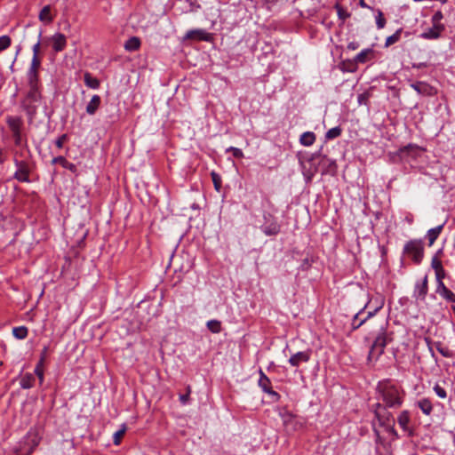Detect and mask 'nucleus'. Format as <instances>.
<instances>
[{"label": "nucleus", "instance_id": "nucleus-1", "mask_svg": "<svg viewBox=\"0 0 455 455\" xmlns=\"http://www.w3.org/2000/svg\"><path fill=\"white\" fill-rule=\"evenodd\" d=\"M377 392L379 394V399L383 403H376V407L379 409L394 408L397 409L402 406L404 398L403 391L390 380H383L379 382L377 386Z\"/></svg>", "mask_w": 455, "mask_h": 455}, {"label": "nucleus", "instance_id": "nucleus-2", "mask_svg": "<svg viewBox=\"0 0 455 455\" xmlns=\"http://www.w3.org/2000/svg\"><path fill=\"white\" fill-rule=\"evenodd\" d=\"M373 339L372 343L370 346L369 354L367 356L368 362L375 363L383 355L385 347L387 345V333L386 327L381 324L376 332H370L365 337V341Z\"/></svg>", "mask_w": 455, "mask_h": 455}, {"label": "nucleus", "instance_id": "nucleus-3", "mask_svg": "<svg viewBox=\"0 0 455 455\" xmlns=\"http://www.w3.org/2000/svg\"><path fill=\"white\" fill-rule=\"evenodd\" d=\"M5 122L10 130L13 144L16 148L25 149L28 148V138L24 131L23 119L18 116H7Z\"/></svg>", "mask_w": 455, "mask_h": 455}, {"label": "nucleus", "instance_id": "nucleus-4", "mask_svg": "<svg viewBox=\"0 0 455 455\" xmlns=\"http://www.w3.org/2000/svg\"><path fill=\"white\" fill-rule=\"evenodd\" d=\"M403 253L411 258L416 263L419 264L424 256V246L423 242L420 239L410 240L405 243L403 248Z\"/></svg>", "mask_w": 455, "mask_h": 455}, {"label": "nucleus", "instance_id": "nucleus-5", "mask_svg": "<svg viewBox=\"0 0 455 455\" xmlns=\"http://www.w3.org/2000/svg\"><path fill=\"white\" fill-rule=\"evenodd\" d=\"M371 303V300L358 312L356 313L351 323V326L353 330H357L359 327H361L369 318L372 317L376 315V313L383 307V302H380L376 307L371 310L368 311L367 315L364 318H360V315L363 313L364 309L367 307V306Z\"/></svg>", "mask_w": 455, "mask_h": 455}, {"label": "nucleus", "instance_id": "nucleus-6", "mask_svg": "<svg viewBox=\"0 0 455 455\" xmlns=\"http://www.w3.org/2000/svg\"><path fill=\"white\" fill-rule=\"evenodd\" d=\"M213 38L212 33L207 32L203 28H195L187 31L183 39L184 40H193V41H204V42H211Z\"/></svg>", "mask_w": 455, "mask_h": 455}, {"label": "nucleus", "instance_id": "nucleus-7", "mask_svg": "<svg viewBox=\"0 0 455 455\" xmlns=\"http://www.w3.org/2000/svg\"><path fill=\"white\" fill-rule=\"evenodd\" d=\"M266 223L261 226V230L266 235H275L280 230L281 227L277 221L270 215H264Z\"/></svg>", "mask_w": 455, "mask_h": 455}, {"label": "nucleus", "instance_id": "nucleus-8", "mask_svg": "<svg viewBox=\"0 0 455 455\" xmlns=\"http://www.w3.org/2000/svg\"><path fill=\"white\" fill-rule=\"evenodd\" d=\"M312 351L307 349L305 351H299L291 355L289 358V363L292 367H299L303 363H307L311 358Z\"/></svg>", "mask_w": 455, "mask_h": 455}, {"label": "nucleus", "instance_id": "nucleus-9", "mask_svg": "<svg viewBox=\"0 0 455 455\" xmlns=\"http://www.w3.org/2000/svg\"><path fill=\"white\" fill-rule=\"evenodd\" d=\"M258 383L265 393L275 398V400L279 399V394L272 389L271 381L269 378L262 371V370H259V379Z\"/></svg>", "mask_w": 455, "mask_h": 455}, {"label": "nucleus", "instance_id": "nucleus-10", "mask_svg": "<svg viewBox=\"0 0 455 455\" xmlns=\"http://www.w3.org/2000/svg\"><path fill=\"white\" fill-rule=\"evenodd\" d=\"M14 164L17 167V171L14 173V179L21 182H28V164L24 161H19L14 159Z\"/></svg>", "mask_w": 455, "mask_h": 455}, {"label": "nucleus", "instance_id": "nucleus-11", "mask_svg": "<svg viewBox=\"0 0 455 455\" xmlns=\"http://www.w3.org/2000/svg\"><path fill=\"white\" fill-rule=\"evenodd\" d=\"M48 40L52 43L55 52H62L67 46V37L64 34L55 33Z\"/></svg>", "mask_w": 455, "mask_h": 455}, {"label": "nucleus", "instance_id": "nucleus-12", "mask_svg": "<svg viewBox=\"0 0 455 455\" xmlns=\"http://www.w3.org/2000/svg\"><path fill=\"white\" fill-rule=\"evenodd\" d=\"M444 30L443 24H433L431 28H427L422 34L421 37L428 40L437 39L440 37L442 32Z\"/></svg>", "mask_w": 455, "mask_h": 455}, {"label": "nucleus", "instance_id": "nucleus-13", "mask_svg": "<svg viewBox=\"0 0 455 455\" xmlns=\"http://www.w3.org/2000/svg\"><path fill=\"white\" fill-rule=\"evenodd\" d=\"M436 293L445 300L455 303V293L448 289L443 282H439L436 285Z\"/></svg>", "mask_w": 455, "mask_h": 455}, {"label": "nucleus", "instance_id": "nucleus-14", "mask_svg": "<svg viewBox=\"0 0 455 455\" xmlns=\"http://www.w3.org/2000/svg\"><path fill=\"white\" fill-rule=\"evenodd\" d=\"M21 107L25 110L29 121L32 122L37 112V102L22 100Z\"/></svg>", "mask_w": 455, "mask_h": 455}, {"label": "nucleus", "instance_id": "nucleus-15", "mask_svg": "<svg viewBox=\"0 0 455 455\" xmlns=\"http://www.w3.org/2000/svg\"><path fill=\"white\" fill-rule=\"evenodd\" d=\"M411 87L413 88L419 94L430 96L433 95V87L425 82H416L411 84Z\"/></svg>", "mask_w": 455, "mask_h": 455}, {"label": "nucleus", "instance_id": "nucleus-16", "mask_svg": "<svg viewBox=\"0 0 455 455\" xmlns=\"http://www.w3.org/2000/svg\"><path fill=\"white\" fill-rule=\"evenodd\" d=\"M428 286H427V277L425 276L420 283H417L414 290V297L417 299L424 300L426 295L427 294Z\"/></svg>", "mask_w": 455, "mask_h": 455}, {"label": "nucleus", "instance_id": "nucleus-17", "mask_svg": "<svg viewBox=\"0 0 455 455\" xmlns=\"http://www.w3.org/2000/svg\"><path fill=\"white\" fill-rule=\"evenodd\" d=\"M374 58V51L372 48H366L362 50L354 58L355 61L358 64H363Z\"/></svg>", "mask_w": 455, "mask_h": 455}, {"label": "nucleus", "instance_id": "nucleus-18", "mask_svg": "<svg viewBox=\"0 0 455 455\" xmlns=\"http://www.w3.org/2000/svg\"><path fill=\"white\" fill-rule=\"evenodd\" d=\"M444 227V223L435 227V228H430L427 233V235L426 237L427 238L428 240V245L429 246H432L434 244V243L435 242V240L438 238V236L440 235L443 228Z\"/></svg>", "mask_w": 455, "mask_h": 455}, {"label": "nucleus", "instance_id": "nucleus-19", "mask_svg": "<svg viewBox=\"0 0 455 455\" xmlns=\"http://www.w3.org/2000/svg\"><path fill=\"white\" fill-rule=\"evenodd\" d=\"M101 99L99 95H93L86 106V113L88 115H94L100 106Z\"/></svg>", "mask_w": 455, "mask_h": 455}, {"label": "nucleus", "instance_id": "nucleus-20", "mask_svg": "<svg viewBox=\"0 0 455 455\" xmlns=\"http://www.w3.org/2000/svg\"><path fill=\"white\" fill-rule=\"evenodd\" d=\"M38 19L40 21L44 22L46 24L51 23L53 20V16L51 13V6L45 5L40 11Z\"/></svg>", "mask_w": 455, "mask_h": 455}, {"label": "nucleus", "instance_id": "nucleus-21", "mask_svg": "<svg viewBox=\"0 0 455 455\" xmlns=\"http://www.w3.org/2000/svg\"><path fill=\"white\" fill-rule=\"evenodd\" d=\"M418 407L421 410V411L428 416L431 414L433 411V405L431 401L428 398H423L417 402Z\"/></svg>", "mask_w": 455, "mask_h": 455}, {"label": "nucleus", "instance_id": "nucleus-22", "mask_svg": "<svg viewBox=\"0 0 455 455\" xmlns=\"http://www.w3.org/2000/svg\"><path fill=\"white\" fill-rule=\"evenodd\" d=\"M124 47L128 52L137 51L140 47V39L137 36H132L124 43Z\"/></svg>", "mask_w": 455, "mask_h": 455}, {"label": "nucleus", "instance_id": "nucleus-23", "mask_svg": "<svg viewBox=\"0 0 455 455\" xmlns=\"http://www.w3.org/2000/svg\"><path fill=\"white\" fill-rule=\"evenodd\" d=\"M397 422L403 431H409L410 413L408 411H403L398 418Z\"/></svg>", "mask_w": 455, "mask_h": 455}, {"label": "nucleus", "instance_id": "nucleus-24", "mask_svg": "<svg viewBox=\"0 0 455 455\" xmlns=\"http://www.w3.org/2000/svg\"><path fill=\"white\" fill-rule=\"evenodd\" d=\"M315 141V135L312 132H305L300 135L299 142L305 147L312 146Z\"/></svg>", "mask_w": 455, "mask_h": 455}, {"label": "nucleus", "instance_id": "nucleus-25", "mask_svg": "<svg viewBox=\"0 0 455 455\" xmlns=\"http://www.w3.org/2000/svg\"><path fill=\"white\" fill-rule=\"evenodd\" d=\"M84 81L85 85L91 89H98L100 85V80L93 77L89 72L84 73Z\"/></svg>", "mask_w": 455, "mask_h": 455}, {"label": "nucleus", "instance_id": "nucleus-26", "mask_svg": "<svg viewBox=\"0 0 455 455\" xmlns=\"http://www.w3.org/2000/svg\"><path fill=\"white\" fill-rule=\"evenodd\" d=\"M27 80L29 88H39L38 72L27 71Z\"/></svg>", "mask_w": 455, "mask_h": 455}, {"label": "nucleus", "instance_id": "nucleus-27", "mask_svg": "<svg viewBox=\"0 0 455 455\" xmlns=\"http://www.w3.org/2000/svg\"><path fill=\"white\" fill-rule=\"evenodd\" d=\"M35 377L32 373H26L20 379V385L22 388L28 389L33 387Z\"/></svg>", "mask_w": 455, "mask_h": 455}, {"label": "nucleus", "instance_id": "nucleus-28", "mask_svg": "<svg viewBox=\"0 0 455 455\" xmlns=\"http://www.w3.org/2000/svg\"><path fill=\"white\" fill-rule=\"evenodd\" d=\"M23 100L38 103L41 100L39 88H29L26 97Z\"/></svg>", "mask_w": 455, "mask_h": 455}, {"label": "nucleus", "instance_id": "nucleus-29", "mask_svg": "<svg viewBox=\"0 0 455 455\" xmlns=\"http://www.w3.org/2000/svg\"><path fill=\"white\" fill-rule=\"evenodd\" d=\"M375 414L382 424L388 423L392 419L391 414L386 409L383 410L376 407Z\"/></svg>", "mask_w": 455, "mask_h": 455}, {"label": "nucleus", "instance_id": "nucleus-30", "mask_svg": "<svg viewBox=\"0 0 455 455\" xmlns=\"http://www.w3.org/2000/svg\"><path fill=\"white\" fill-rule=\"evenodd\" d=\"M206 326L208 330L214 334L220 333L221 331V322L219 320H209L206 323Z\"/></svg>", "mask_w": 455, "mask_h": 455}, {"label": "nucleus", "instance_id": "nucleus-31", "mask_svg": "<svg viewBox=\"0 0 455 455\" xmlns=\"http://www.w3.org/2000/svg\"><path fill=\"white\" fill-rule=\"evenodd\" d=\"M28 331L25 326L14 327L12 329V334L16 339H24L28 336Z\"/></svg>", "mask_w": 455, "mask_h": 455}, {"label": "nucleus", "instance_id": "nucleus-32", "mask_svg": "<svg viewBox=\"0 0 455 455\" xmlns=\"http://www.w3.org/2000/svg\"><path fill=\"white\" fill-rule=\"evenodd\" d=\"M402 28L397 29L393 35L387 37L385 46L388 47L397 43L401 38Z\"/></svg>", "mask_w": 455, "mask_h": 455}, {"label": "nucleus", "instance_id": "nucleus-33", "mask_svg": "<svg viewBox=\"0 0 455 455\" xmlns=\"http://www.w3.org/2000/svg\"><path fill=\"white\" fill-rule=\"evenodd\" d=\"M435 348L437 349V351L443 356V357H446V358H451L453 357V352L451 351L449 348L447 347H444L442 346V343L441 342H436L435 344Z\"/></svg>", "mask_w": 455, "mask_h": 455}, {"label": "nucleus", "instance_id": "nucleus-34", "mask_svg": "<svg viewBox=\"0 0 455 455\" xmlns=\"http://www.w3.org/2000/svg\"><path fill=\"white\" fill-rule=\"evenodd\" d=\"M341 132H342V130L340 127H339V126L333 127V128L330 129L325 133V139L328 140H334V139L339 137Z\"/></svg>", "mask_w": 455, "mask_h": 455}, {"label": "nucleus", "instance_id": "nucleus-35", "mask_svg": "<svg viewBox=\"0 0 455 455\" xmlns=\"http://www.w3.org/2000/svg\"><path fill=\"white\" fill-rule=\"evenodd\" d=\"M342 68L344 71L355 72L357 69V63L353 59L352 60H345L342 62Z\"/></svg>", "mask_w": 455, "mask_h": 455}, {"label": "nucleus", "instance_id": "nucleus-36", "mask_svg": "<svg viewBox=\"0 0 455 455\" xmlns=\"http://www.w3.org/2000/svg\"><path fill=\"white\" fill-rule=\"evenodd\" d=\"M335 9L337 11V14L339 20L345 21L347 19L350 17V13L347 12L342 6L339 4H336Z\"/></svg>", "mask_w": 455, "mask_h": 455}, {"label": "nucleus", "instance_id": "nucleus-37", "mask_svg": "<svg viewBox=\"0 0 455 455\" xmlns=\"http://www.w3.org/2000/svg\"><path fill=\"white\" fill-rule=\"evenodd\" d=\"M41 66V60L39 57L33 56L31 60L30 66L28 68V71L38 72V69Z\"/></svg>", "mask_w": 455, "mask_h": 455}, {"label": "nucleus", "instance_id": "nucleus-38", "mask_svg": "<svg viewBox=\"0 0 455 455\" xmlns=\"http://www.w3.org/2000/svg\"><path fill=\"white\" fill-rule=\"evenodd\" d=\"M376 25L379 29L383 28L386 25V19L384 18L383 12L380 10L377 11Z\"/></svg>", "mask_w": 455, "mask_h": 455}, {"label": "nucleus", "instance_id": "nucleus-39", "mask_svg": "<svg viewBox=\"0 0 455 455\" xmlns=\"http://www.w3.org/2000/svg\"><path fill=\"white\" fill-rule=\"evenodd\" d=\"M126 431V427L124 425L123 427L117 430L113 435V442L116 445H118L121 442V438L124 436Z\"/></svg>", "mask_w": 455, "mask_h": 455}, {"label": "nucleus", "instance_id": "nucleus-40", "mask_svg": "<svg viewBox=\"0 0 455 455\" xmlns=\"http://www.w3.org/2000/svg\"><path fill=\"white\" fill-rule=\"evenodd\" d=\"M211 176H212V182H213L215 189L217 191H220V188H221V178H220V176L218 173H216L215 172H212L211 173Z\"/></svg>", "mask_w": 455, "mask_h": 455}, {"label": "nucleus", "instance_id": "nucleus-41", "mask_svg": "<svg viewBox=\"0 0 455 455\" xmlns=\"http://www.w3.org/2000/svg\"><path fill=\"white\" fill-rule=\"evenodd\" d=\"M11 38L9 36H0V52L7 49L11 45Z\"/></svg>", "mask_w": 455, "mask_h": 455}, {"label": "nucleus", "instance_id": "nucleus-42", "mask_svg": "<svg viewBox=\"0 0 455 455\" xmlns=\"http://www.w3.org/2000/svg\"><path fill=\"white\" fill-rule=\"evenodd\" d=\"M434 391L435 395L442 399H445L447 397L446 390L439 384H435L434 386Z\"/></svg>", "mask_w": 455, "mask_h": 455}, {"label": "nucleus", "instance_id": "nucleus-43", "mask_svg": "<svg viewBox=\"0 0 455 455\" xmlns=\"http://www.w3.org/2000/svg\"><path fill=\"white\" fill-rule=\"evenodd\" d=\"M226 151L227 152H232L233 156L235 157V158H242V157H243V151L240 148H238L229 147L228 148H227Z\"/></svg>", "mask_w": 455, "mask_h": 455}, {"label": "nucleus", "instance_id": "nucleus-44", "mask_svg": "<svg viewBox=\"0 0 455 455\" xmlns=\"http://www.w3.org/2000/svg\"><path fill=\"white\" fill-rule=\"evenodd\" d=\"M43 363H39L35 368V374L40 379V382H43L44 380V370H43Z\"/></svg>", "mask_w": 455, "mask_h": 455}, {"label": "nucleus", "instance_id": "nucleus-45", "mask_svg": "<svg viewBox=\"0 0 455 455\" xmlns=\"http://www.w3.org/2000/svg\"><path fill=\"white\" fill-rule=\"evenodd\" d=\"M68 140L67 134H62L55 140V145L58 148H62L64 142Z\"/></svg>", "mask_w": 455, "mask_h": 455}, {"label": "nucleus", "instance_id": "nucleus-46", "mask_svg": "<svg viewBox=\"0 0 455 455\" xmlns=\"http://www.w3.org/2000/svg\"><path fill=\"white\" fill-rule=\"evenodd\" d=\"M357 102L359 105H367L368 103V94L361 93L357 96Z\"/></svg>", "mask_w": 455, "mask_h": 455}, {"label": "nucleus", "instance_id": "nucleus-47", "mask_svg": "<svg viewBox=\"0 0 455 455\" xmlns=\"http://www.w3.org/2000/svg\"><path fill=\"white\" fill-rule=\"evenodd\" d=\"M443 13L442 12L438 11L436 12L433 17H432V22L433 24L436 25V24H441L440 21L441 20L443 19Z\"/></svg>", "mask_w": 455, "mask_h": 455}, {"label": "nucleus", "instance_id": "nucleus-48", "mask_svg": "<svg viewBox=\"0 0 455 455\" xmlns=\"http://www.w3.org/2000/svg\"><path fill=\"white\" fill-rule=\"evenodd\" d=\"M42 36V33L39 34V39L38 41L36 42V44H35L33 45V48H32V51H33V56H36V57H39V52H40V37Z\"/></svg>", "mask_w": 455, "mask_h": 455}, {"label": "nucleus", "instance_id": "nucleus-49", "mask_svg": "<svg viewBox=\"0 0 455 455\" xmlns=\"http://www.w3.org/2000/svg\"><path fill=\"white\" fill-rule=\"evenodd\" d=\"M67 159L64 157V156H56V157H53L52 160V164H60V165H64L65 163H66Z\"/></svg>", "mask_w": 455, "mask_h": 455}, {"label": "nucleus", "instance_id": "nucleus-50", "mask_svg": "<svg viewBox=\"0 0 455 455\" xmlns=\"http://www.w3.org/2000/svg\"><path fill=\"white\" fill-rule=\"evenodd\" d=\"M436 281L437 284L439 282H443V278L444 277V270L443 268L435 270Z\"/></svg>", "mask_w": 455, "mask_h": 455}, {"label": "nucleus", "instance_id": "nucleus-51", "mask_svg": "<svg viewBox=\"0 0 455 455\" xmlns=\"http://www.w3.org/2000/svg\"><path fill=\"white\" fill-rule=\"evenodd\" d=\"M7 159V154L3 148L0 147V164H4Z\"/></svg>", "mask_w": 455, "mask_h": 455}, {"label": "nucleus", "instance_id": "nucleus-52", "mask_svg": "<svg viewBox=\"0 0 455 455\" xmlns=\"http://www.w3.org/2000/svg\"><path fill=\"white\" fill-rule=\"evenodd\" d=\"M432 267L435 270L443 268L441 262L436 260L435 259H434L432 261Z\"/></svg>", "mask_w": 455, "mask_h": 455}, {"label": "nucleus", "instance_id": "nucleus-53", "mask_svg": "<svg viewBox=\"0 0 455 455\" xmlns=\"http://www.w3.org/2000/svg\"><path fill=\"white\" fill-rule=\"evenodd\" d=\"M358 47H359V44L357 42H355V41L354 42H350L347 44V49L352 50V51L356 50Z\"/></svg>", "mask_w": 455, "mask_h": 455}, {"label": "nucleus", "instance_id": "nucleus-54", "mask_svg": "<svg viewBox=\"0 0 455 455\" xmlns=\"http://www.w3.org/2000/svg\"><path fill=\"white\" fill-rule=\"evenodd\" d=\"M64 168L71 171V172H74L75 170V165L74 164L68 162V160L66 161L65 164L63 165Z\"/></svg>", "mask_w": 455, "mask_h": 455}, {"label": "nucleus", "instance_id": "nucleus-55", "mask_svg": "<svg viewBox=\"0 0 455 455\" xmlns=\"http://www.w3.org/2000/svg\"><path fill=\"white\" fill-rule=\"evenodd\" d=\"M418 148H419V147L410 144L407 147H404L403 148H402L401 153H403L405 151H409L411 149H418Z\"/></svg>", "mask_w": 455, "mask_h": 455}, {"label": "nucleus", "instance_id": "nucleus-56", "mask_svg": "<svg viewBox=\"0 0 455 455\" xmlns=\"http://www.w3.org/2000/svg\"><path fill=\"white\" fill-rule=\"evenodd\" d=\"M46 353H47V347H44L43 351H42V355H41V359H40V362L39 363H43L44 361V358L46 356Z\"/></svg>", "mask_w": 455, "mask_h": 455}, {"label": "nucleus", "instance_id": "nucleus-57", "mask_svg": "<svg viewBox=\"0 0 455 455\" xmlns=\"http://www.w3.org/2000/svg\"><path fill=\"white\" fill-rule=\"evenodd\" d=\"M180 399L182 403H186L188 399V394H186V395H181L180 396Z\"/></svg>", "mask_w": 455, "mask_h": 455}, {"label": "nucleus", "instance_id": "nucleus-58", "mask_svg": "<svg viewBox=\"0 0 455 455\" xmlns=\"http://www.w3.org/2000/svg\"><path fill=\"white\" fill-rule=\"evenodd\" d=\"M359 5L362 8H368L371 9V7L364 2V0H359Z\"/></svg>", "mask_w": 455, "mask_h": 455}, {"label": "nucleus", "instance_id": "nucleus-59", "mask_svg": "<svg viewBox=\"0 0 455 455\" xmlns=\"http://www.w3.org/2000/svg\"><path fill=\"white\" fill-rule=\"evenodd\" d=\"M425 341H426V343L427 345V347H432V340H431L430 338H427V337L425 338Z\"/></svg>", "mask_w": 455, "mask_h": 455}, {"label": "nucleus", "instance_id": "nucleus-60", "mask_svg": "<svg viewBox=\"0 0 455 455\" xmlns=\"http://www.w3.org/2000/svg\"><path fill=\"white\" fill-rule=\"evenodd\" d=\"M428 351H429V353H430L431 356H432L433 358H435V351H434V349H433V346L428 347Z\"/></svg>", "mask_w": 455, "mask_h": 455}]
</instances>
